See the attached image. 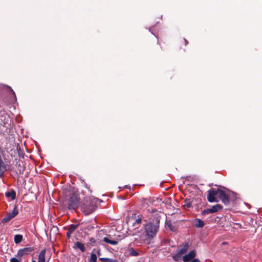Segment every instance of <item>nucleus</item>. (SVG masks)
<instances>
[{
  "label": "nucleus",
  "instance_id": "nucleus-30",
  "mask_svg": "<svg viewBox=\"0 0 262 262\" xmlns=\"http://www.w3.org/2000/svg\"><path fill=\"white\" fill-rule=\"evenodd\" d=\"M185 41V44L187 45L188 43V41L186 39H184Z\"/></svg>",
  "mask_w": 262,
  "mask_h": 262
},
{
  "label": "nucleus",
  "instance_id": "nucleus-7",
  "mask_svg": "<svg viewBox=\"0 0 262 262\" xmlns=\"http://www.w3.org/2000/svg\"><path fill=\"white\" fill-rule=\"evenodd\" d=\"M33 250V249L31 247H26L21 249L18 250L17 256L19 258V259H21L24 256L29 254Z\"/></svg>",
  "mask_w": 262,
  "mask_h": 262
},
{
  "label": "nucleus",
  "instance_id": "nucleus-9",
  "mask_svg": "<svg viewBox=\"0 0 262 262\" xmlns=\"http://www.w3.org/2000/svg\"><path fill=\"white\" fill-rule=\"evenodd\" d=\"M189 244L188 243H185L184 244H183L182 245H180L179 247V248L178 249V251L181 253L183 255H185L184 254L186 253V252L188 251L189 248Z\"/></svg>",
  "mask_w": 262,
  "mask_h": 262
},
{
  "label": "nucleus",
  "instance_id": "nucleus-5",
  "mask_svg": "<svg viewBox=\"0 0 262 262\" xmlns=\"http://www.w3.org/2000/svg\"><path fill=\"white\" fill-rule=\"evenodd\" d=\"M79 204V200L77 197V195L73 193L71 194L70 200L68 204V207L70 209H76Z\"/></svg>",
  "mask_w": 262,
  "mask_h": 262
},
{
  "label": "nucleus",
  "instance_id": "nucleus-27",
  "mask_svg": "<svg viewBox=\"0 0 262 262\" xmlns=\"http://www.w3.org/2000/svg\"><path fill=\"white\" fill-rule=\"evenodd\" d=\"M20 260L19 257H18V258L13 257L10 259V262H20Z\"/></svg>",
  "mask_w": 262,
  "mask_h": 262
},
{
  "label": "nucleus",
  "instance_id": "nucleus-18",
  "mask_svg": "<svg viewBox=\"0 0 262 262\" xmlns=\"http://www.w3.org/2000/svg\"><path fill=\"white\" fill-rule=\"evenodd\" d=\"M194 226L198 228L203 227L204 226V223L200 219H196L194 222Z\"/></svg>",
  "mask_w": 262,
  "mask_h": 262
},
{
  "label": "nucleus",
  "instance_id": "nucleus-25",
  "mask_svg": "<svg viewBox=\"0 0 262 262\" xmlns=\"http://www.w3.org/2000/svg\"><path fill=\"white\" fill-rule=\"evenodd\" d=\"M129 254L131 255L135 256L139 255V253L138 252H137L136 251H135L133 248H132L129 250Z\"/></svg>",
  "mask_w": 262,
  "mask_h": 262
},
{
  "label": "nucleus",
  "instance_id": "nucleus-11",
  "mask_svg": "<svg viewBox=\"0 0 262 262\" xmlns=\"http://www.w3.org/2000/svg\"><path fill=\"white\" fill-rule=\"evenodd\" d=\"M103 241L104 242H105L106 243H108V244H111L112 245H116L118 243V240L112 239V238L110 236L104 237L103 238Z\"/></svg>",
  "mask_w": 262,
  "mask_h": 262
},
{
  "label": "nucleus",
  "instance_id": "nucleus-29",
  "mask_svg": "<svg viewBox=\"0 0 262 262\" xmlns=\"http://www.w3.org/2000/svg\"><path fill=\"white\" fill-rule=\"evenodd\" d=\"M141 222V219L139 218L138 219H137L135 221L136 223H137V224H140Z\"/></svg>",
  "mask_w": 262,
  "mask_h": 262
},
{
  "label": "nucleus",
  "instance_id": "nucleus-28",
  "mask_svg": "<svg viewBox=\"0 0 262 262\" xmlns=\"http://www.w3.org/2000/svg\"><path fill=\"white\" fill-rule=\"evenodd\" d=\"M72 233L70 231H69V230L68 231L67 233V236L68 238H70L71 237V235Z\"/></svg>",
  "mask_w": 262,
  "mask_h": 262
},
{
  "label": "nucleus",
  "instance_id": "nucleus-21",
  "mask_svg": "<svg viewBox=\"0 0 262 262\" xmlns=\"http://www.w3.org/2000/svg\"><path fill=\"white\" fill-rule=\"evenodd\" d=\"M6 196L8 198L11 197L12 200H14L15 199L16 194L14 191H12L11 192H6Z\"/></svg>",
  "mask_w": 262,
  "mask_h": 262
},
{
  "label": "nucleus",
  "instance_id": "nucleus-4",
  "mask_svg": "<svg viewBox=\"0 0 262 262\" xmlns=\"http://www.w3.org/2000/svg\"><path fill=\"white\" fill-rule=\"evenodd\" d=\"M196 252L195 250L190 251L188 254L183 257V262H200L198 258H195Z\"/></svg>",
  "mask_w": 262,
  "mask_h": 262
},
{
  "label": "nucleus",
  "instance_id": "nucleus-16",
  "mask_svg": "<svg viewBox=\"0 0 262 262\" xmlns=\"http://www.w3.org/2000/svg\"><path fill=\"white\" fill-rule=\"evenodd\" d=\"M6 171V166L4 162L0 159V178L3 176L4 172Z\"/></svg>",
  "mask_w": 262,
  "mask_h": 262
},
{
  "label": "nucleus",
  "instance_id": "nucleus-26",
  "mask_svg": "<svg viewBox=\"0 0 262 262\" xmlns=\"http://www.w3.org/2000/svg\"><path fill=\"white\" fill-rule=\"evenodd\" d=\"M184 206H186L187 208H190L192 206L191 202L190 201H189L186 200L185 201Z\"/></svg>",
  "mask_w": 262,
  "mask_h": 262
},
{
  "label": "nucleus",
  "instance_id": "nucleus-19",
  "mask_svg": "<svg viewBox=\"0 0 262 262\" xmlns=\"http://www.w3.org/2000/svg\"><path fill=\"white\" fill-rule=\"evenodd\" d=\"M14 240L15 244H19L23 240V236L20 234L15 235L14 238Z\"/></svg>",
  "mask_w": 262,
  "mask_h": 262
},
{
  "label": "nucleus",
  "instance_id": "nucleus-2",
  "mask_svg": "<svg viewBox=\"0 0 262 262\" xmlns=\"http://www.w3.org/2000/svg\"><path fill=\"white\" fill-rule=\"evenodd\" d=\"M159 229V226L157 224L149 223L145 226V232L146 235L149 238L154 237L157 233Z\"/></svg>",
  "mask_w": 262,
  "mask_h": 262
},
{
  "label": "nucleus",
  "instance_id": "nucleus-14",
  "mask_svg": "<svg viewBox=\"0 0 262 262\" xmlns=\"http://www.w3.org/2000/svg\"><path fill=\"white\" fill-rule=\"evenodd\" d=\"M73 248L75 249H79L82 252L85 250L84 245L79 242L75 243Z\"/></svg>",
  "mask_w": 262,
  "mask_h": 262
},
{
  "label": "nucleus",
  "instance_id": "nucleus-3",
  "mask_svg": "<svg viewBox=\"0 0 262 262\" xmlns=\"http://www.w3.org/2000/svg\"><path fill=\"white\" fill-rule=\"evenodd\" d=\"M220 191H224L223 190L220 189H211L209 190L207 192V199L209 202H218V200L215 196H217L220 198Z\"/></svg>",
  "mask_w": 262,
  "mask_h": 262
},
{
  "label": "nucleus",
  "instance_id": "nucleus-22",
  "mask_svg": "<svg viewBox=\"0 0 262 262\" xmlns=\"http://www.w3.org/2000/svg\"><path fill=\"white\" fill-rule=\"evenodd\" d=\"M97 255L95 253H92L90 259V262H97Z\"/></svg>",
  "mask_w": 262,
  "mask_h": 262
},
{
  "label": "nucleus",
  "instance_id": "nucleus-23",
  "mask_svg": "<svg viewBox=\"0 0 262 262\" xmlns=\"http://www.w3.org/2000/svg\"><path fill=\"white\" fill-rule=\"evenodd\" d=\"M77 227L78 225L72 224L69 227L68 230L73 233L77 228Z\"/></svg>",
  "mask_w": 262,
  "mask_h": 262
},
{
  "label": "nucleus",
  "instance_id": "nucleus-20",
  "mask_svg": "<svg viewBox=\"0 0 262 262\" xmlns=\"http://www.w3.org/2000/svg\"><path fill=\"white\" fill-rule=\"evenodd\" d=\"M99 260L102 262H118L116 259H112L108 258H99Z\"/></svg>",
  "mask_w": 262,
  "mask_h": 262
},
{
  "label": "nucleus",
  "instance_id": "nucleus-31",
  "mask_svg": "<svg viewBox=\"0 0 262 262\" xmlns=\"http://www.w3.org/2000/svg\"><path fill=\"white\" fill-rule=\"evenodd\" d=\"M32 262H36V261L35 260H32Z\"/></svg>",
  "mask_w": 262,
  "mask_h": 262
},
{
  "label": "nucleus",
  "instance_id": "nucleus-24",
  "mask_svg": "<svg viewBox=\"0 0 262 262\" xmlns=\"http://www.w3.org/2000/svg\"><path fill=\"white\" fill-rule=\"evenodd\" d=\"M6 89L9 91V92L10 93V95L13 96L14 97V99H15L16 96H15L14 92L12 90V89L10 86H6Z\"/></svg>",
  "mask_w": 262,
  "mask_h": 262
},
{
  "label": "nucleus",
  "instance_id": "nucleus-8",
  "mask_svg": "<svg viewBox=\"0 0 262 262\" xmlns=\"http://www.w3.org/2000/svg\"><path fill=\"white\" fill-rule=\"evenodd\" d=\"M18 214V211L15 207L12 212H9L7 216L3 219V223H6L13 219Z\"/></svg>",
  "mask_w": 262,
  "mask_h": 262
},
{
  "label": "nucleus",
  "instance_id": "nucleus-13",
  "mask_svg": "<svg viewBox=\"0 0 262 262\" xmlns=\"http://www.w3.org/2000/svg\"><path fill=\"white\" fill-rule=\"evenodd\" d=\"M184 255L182 254L181 253H180L178 250L176 251V252L173 254L172 256V258L176 261H179L181 259L183 260V257Z\"/></svg>",
  "mask_w": 262,
  "mask_h": 262
},
{
  "label": "nucleus",
  "instance_id": "nucleus-6",
  "mask_svg": "<svg viewBox=\"0 0 262 262\" xmlns=\"http://www.w3.org/2000/svg\"><path fill=\"white\" fill-rule=\"evenodd\" d=\"M222 209V206L220 204L213 205L211 208L204 209L202 214L203 215L208 214L209 213H215Z\"/></svg>",
  "mask_w": 262,
  "mask_h": 262
},
{
  "label": "nucleus",
  "instance_id": "nucleus-12",
  "mask_svg": "<svg viewBox=\"0 0 262 262\" xmlns=\"http://www.w3.org/2000/svg\"><path fill=\"white\" fill-rule=\"evenodd\" d=\"M184 255L182 254L181 253H180L178 250L176 251V252L173 254L172 256V258L176 261H179L181 259L183 260V257Z\"/></svg>",
  "mask_w": 262,
  "mask_h": 262
},
{
  "label": "nucleus",
  "instance_id": "nucleus-10",
  "mask_svg": "<svg viewBox=\"0 0 262 262\" xmlns=\"http://www.w3.org/2000/svg\"><path fill=\"white\" fill-rule=\"evenodd\" d=\"M219 199L225 204H228L229 203V197L225 191H220V196Z\"/></svg>",
  "mask_w": 262,
  "mask_h": 262
},
{
  "label": "nucleus",
  "instance_id": "nucleus-15",
  "mask_svg": "<svg viewBox=\"0 0 262 262\" xmlns=\"http://www.w3.org/2000/svg\"><path fill=\"white\" fill-rule=\"evenodd\" d=\"M46 252V249H43L40 251L38 255V262H45Z\"/></svg>",
  "mask_w": 262,
  "mask_h": 262
},
{
  "label": "nucleus",
  "instance_id": "nucleus-17",
  "mask_svg": "<svg viewBox=\"0 0 262 262\" xmlns=\"http://www.w3.org/2000/svg\"><path fill=\"white\" fill-rule=\"evenodd\" d=\"M165 225L167 227H168L170 230L172 231H175L176 230V228L172 225V222L170 220H166Z\"/></svg>",
  "mask_w": 262,
  "mask_h": 262
},
{
  "label": "nucleus",
  "instance_id": "nucleus-1",
  "mask_svg": "<svg viewBox=\"0 0 262 262\" xmlns=\"http://www.w3.org/2000/svg\"><path fill=\"white\" fill-rule=\"evenodd\" d=\"M89 199L90 201H86L81 207L82 211L86 215L90 214L95 210L96 205L98 202V199L96 198H90Z\"/></svg>",
  "mask_w": 262,
  "mask_h": 262
}]
</instances>
